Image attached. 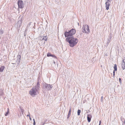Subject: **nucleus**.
Here are the masks:
<instances>
[{
    "mask_svg": "<svg viewBox=\"0 0 125 125\" xmlns=\"http://www.w3.org/2000/svg\"><path fill=\"white\" fill-rule=\"evenodd\" d=\"M92 117V116L91 114H89L87 116V119L88 122H90L91 120V118Z\"/></svg>",
    "mask_w": 125,
    "mask_h": 125,
    "instance_id": "nucleus-8",
    "label": "nucleus"
},
{
    "mask_svg": "<svg viewBox=\"0 0 125 125\" xmlns=\"http://www.w3.org/2000/svg\"><path fill=\"white\" fill-rule=\"evenodd\" d=\"M33 122L34 121H35V120H34V119H33Z\"/></svg>",
    "mask_w": 125,
    "mask_h": 125,
    "instance_id": "nucleus-24",
    "label": "nucleus"
},
{
    "mask_svg": "<svg viewBox=\"0 0 125 125\" xmlns=\"http://www.w3.org/2000/svg\"><path fill=\"white\" fill-rule=\"evenodd\" d=\"M37 87L35 86L34 88H32L29 91V94L33 97L35 96L38 93Z\"/></svg>",
    "mask_w": 125,
    "mask_h": 125,
    "instance_id": "nucleus-3",
    "label": "nucleus"
},
{
    "mask_svg": "<svg viewBox=\"0 0 125 125\" xmlns=\"http://www.w3.org/2000/svg\"><path fill=\"white\" fill-rule=\"evenodd\" d=\"M66 39V41L69 43L70 46L71 47H73L76 44L78 41V40L77 38H67Z\"/></svg>",
    "mask_w": 125,
    "mask_h": 125,
    "instance_id": "nucleus-1",
    "label": "nucleus"
},
{
    "mask_svg": "<svg viewBox=\"0 0 125 125\" xmlns=\"http://www.w3.org/2000/svg\"><path fill=\"white\" fill-rule=\"evenodd\" d=\"M30 120H31V118H30Z\"/></svg>",
    "mask_w": 125,
    "mask_h": 125,
    "instance_id": "nucleus-25",
    "label": "nucleus"
},
{
    "mask_svg": "<svg viewBox=\"0 0 125 125\" xmlns=\"http://www.w3.org/2000/svg\"><path fill=\"white\" fill-rule=\"evenodd\" d=\"M35 121H34V122H33V125H35Z\"/></svg>",
    "mask_w": 125,
    "mask_h": 125,
    "instance_id": "nucleus-21",
    "label": "nucleus"
},
{
    "mask_svg": "<svg viewBox=\"0 0 125 125\" xmlns=\"http://www.w3.org/2000/svg\"><path fill=\"white\" fill-rule=\"evenodd\" d=\"M40 40L41 41L42 40H45L46 41L47 40V36H40Z\"/></svg>",
    "mask_w": 125,
    "mask_h": 125,
    "instance_id": "nucleus-6",
    "label": "nucleus"
},
{
    "mask_svg": "<svg viewBox=\"0 0 125 125\" xmlns=\"http://www.w3.org/2000/svg\"><path fill=\"white\" fill-rule=\"evenodd\" d=\"M17 57L18 58H19V62H20V61L21 60V56L20 55H18Z\"/></svg>",
    "mask_w": 125,
    "mask_h": 125,
    "instance_id": "nucleus-14",
    "label": "nucleus"
},
{
    "mask_svg": "<svg viewBox=\"0 0 125 125\" xmlns=\"http://www.w3.org/2000/svg\"><path fill=\"white\" fill-rule=\"evenodd\" d=\"M102 98H103V96H102Z\"/></svg>",
    "mask_w": 125,
    "mask_h": 125,
    "instance_id": "nucleus-27",
    "label": "nucleus"
},
{
    "mask_svg": "<svg viewBox=\"0 0 125 125\" xmlns=\"http://www.w3.org/2000/svg\"><path fill=\"white\" fill-rule=\"evenodd\" d=\"M18 4L19 8L22 9L24 7L23 1L22 0H19L18 2Z\"/></svg>",
    "mask_w": 125,
    "mask_h": 125,
    "instance_id": "nucleus-5",
    "label": "nucleus"
},
{
    "mask_svg": "<svg viewBox=\"0 0 125 125\" xmlns=\"http://www.w3.org/2000/svg\"><path fill=\"white\" fill-rule=\"evenodd\" d=\"M5 68V67L4 66H1L0 68V72H2Z\"/></svg>",
    "mask_w": 125,
    "mask_h": 125,
    "instance_id": "nucleus-11",
    "label": "nucleus"
},
{
    "mask_svg": "<svg viewBox=\"0 0 125 125\" xmlns=\"http://www.w3.org/2000/svg\"><path fill=\"white\" fill-rule=\"evenodd\" d=\"M110 3V2H109L108 1H107L105 3V7L107 10H108L109 9Z\"/></svg>",
    "mask_w": 125,
    "mask_h": 125,
    "instance_id": "nucleus-7",
    "label": "nucleus"
},
{
    "mask_svg": "<svg viewBox=\"0 0 125 125\" xmlns=\"http://www.w3.org/2000/svg\"><path fill=\"white\" fill-rule=\"evenodd\" d=\"M47 57H50V56H51L53 57H54L55 58H56V56L53 55H52L51 53L50 52H48L47 55Z\"/></svg>",
    "mask_w": 125,
    "mask_h": 125,
    "instance_id": "nucleus-9",
    "label": "nucleus"
},
{
    "mask_svg": "<svg viewBox=\"0 0 125 125\" xmlns=\"http://www.w3.org/2000/svg\"><path fill=\"white\" fill-rule=\"evenodd\" d=\"M81 111L80 110H78L77 111V115H80V114L81 113Z\"/></svg>",
    "mask_w": 125,
    "mask_h": 125,
    "instance_id": "nucleus-16",
    "label": "nucleus"
},
{
    "mask_svg": "<svg viewBox=\"0 0 125 125\" xmlns=\"http://www.w3.org/2000/svg\"><path fill=\"white\" fill-rule=\"evenodd\" d=\"M101 122V120H100L99 121V125H100Z\"/></svg>",
    "mask_w": 125,
    "mask_h": 125,
    "instance_id": "nucleus-22",
    "label": "nucleus"
},
{
    "mask_svg": "<svg viewBox=\"0 0 125 125\" xmlns=\"http://www.w3.org/2000/svg\"><path fill=\"white\" fill-rule=\"evenodd\" d=\"M124 124H125V120L124 122Z\"/></svg>",
    "mask_w": 125,
    "mask_h": 125,
    "instance_id": "nucleus-23",
    "label": "nucleus"
},
{
    "mask_svg": "<svg viewBox=\"0 0 125 125\" xmlns=\"http://www.w3.org/2000/svg\"><path fill=\"white\" fill-rule=\"evenodd\" d=\"M115 71H114V70L113 72V75L114 77L115 75Z\"/></svg>",
    "mask_w": 125,
    "mask_h": 125,
    "instance_id": "nucleus-18",
    "label": "nucleus"
},
{
    "mask_svg": "<svg viewBox=\"0 0 125 125\" xmlns=\"http://www.w3.org/2000/svg\"><path fill=\"white\" fill-rule=\"evenodd\" d=\"M114 70L115 71H117V65L116 64H115L114 65Z\"/></svg>",
    "mask_w": 125,
    "mask_h": 125,
    "instance_id": "nucleus-13",
    "label": "nucleus"
},
{
    "mask_svg": "<svg viewBox=\"0 0 125 125\" xmlns=\"http://www.w3.org/2000/svg\"><path fill=\"white\" fill-rule=\"evenodd\" d=\"M9 108H8V111H7V112H6V114H5V116H7L8 115V114H9Z\"/></svg>",
    "mask_w": 125,
    "mask_h": 125,
    "instance_id": "nucleus-15",
    "label": "nucleus"
},
{
    "mask_svg": "<svg viewBox=\"0 0 125 125\" xmlns=\"http://www.w3.org/2000/svg\"><path fill=\"white\" fill-rule=\"evenodd\" d=\"M112 0H108L107 1H108L109 2H110L111 3V1Z\"/></svg>",
    "mask_w": 125,
    "mask_h": 125,
    "instance_id": "nucleus-20",
    "label": "nucleus"
},
{
    "mask_svg": "<svg viewBox=\"0 0 125 125\" xmlns=\"http://www.w3.org/2000/svg\"><path fill=\"white\" fill-rule=\"evenodd\" d=\"M82 29L83 31L85 33H88L90 32V30L88 25H85L83 26Z\"/></svg>",
    "mask_w": 125,
    "mask_h": 125,
    "instance_id": "nucleus-4",
    "label": "nucleus"
},
{
    "mask_svg": "<svg viewBox=\"0 0 125 125\" xmlns=\"http://www.w3.org/2000/svg\"><path fill=\"white\" fill-rule=\"evenodd\" d=\"M119 81L120 82V83H121V78H119Z\"/></svg>",
    "mask_w": 125,
    "mask_h": 125,
    "instance_id": "nucleus-19",
    "label": "nucleus"
},
{
    "mask_svg": "<svg viewBox=\"0 0 125 125\" xmlns=\"http://www.w3.org/2000/svg\"><path fill=\"white\" fill-rule=\"evenodd\" d=\"M76 30L73 29H72L68 32L65 31L64 35L65 37L71 36L74 34L76 32Z\"/></svg>",
    "mask_w": 125,
    "mask_h": 125,
    "instance_id": "nucleus-2",
    "label": "nucleus"
},
{
    "mask_svg": "<svg viewBox=\"0 0 125 125\" xmlns=\"http://www.w3.org/2000/svg\"><path fill=\"white\" fill-rule=\"evenodd\" d=\"M71 108L69 110V111L68 113V115H67V118H69L71 115Z\"/></svg>",
    "mask_w": 125,
    "mask_h": 125,
    "instance_id": "nucleus-10",
    "label": "nucleus"
},
{
    "mask_svg": "<svg viewBox=\"0 0 125 125\" xmlns=\"http://www.w3.org/2000/svg\"><path fill=\"white\" fill-rule=\"evenodd\" d=\"M122 67L123 70H124L125 69V64H122Z\"/></svg>",
    "mask_w": 125,
    "mask_h": 125,
    "instance_id": "nucleus-17",
    "label": "nucleus"
},
{
    "mask_svg": "<svg viewBox=\"0 0 125 125\" xmlns=\"http://www.w3.org/2000/svg\"><path fill=\"white\" fill-rule=\"evenodd\" d=\"M19 21H18V22H19Z\"/></svg>",
    "mask_w": 125,
    "mask_h": 125,
    "instance_id": "nucleus-26",
    "label": "nucleus"
},
{
    "mask_svg": "<svg viewBox=\"0 0 125 125\" xmlns=\"http://www.w3.org/2000/svg\"><path fill=\"white\" fill-rule=\"evenodd\" d=\"M45 87L46 88H47L48 90H50L51 87L50 85H47Z\"/></svg>",
    "mask_w": 125,
    "mask_h": 125,
    "instance_id": "nucleus-12",
    "label": "nucleus"
}]
</instances>
